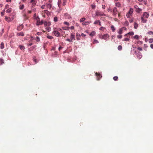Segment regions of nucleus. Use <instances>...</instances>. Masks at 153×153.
Segmentation results:
<instances>
[{"instance_id":"f257e3e1","label":"nucleus","mask_w":153,"mask_h":153,"mask_svg":"<svg viewBox=\"0 0 153 153\" xmlns=\"http://www.w3.org/2000/svg\"><path fill=\"white\" fill-rule=\"evenodd\" d=\"M95 15L97 16H105V14L102 12L99 11H97L95 13Z\"/></svg>"},{"instance_id":"f03ea898","label":"nucleus","mask_w":153,"mask_h":153,"mask_svg":"<svg viewBox=\"0 0 153 153\" xmlns=\"http://www.w3.org/2000/svg\"><path fill=\"white\" fill-rule=\"evenodd\" d=\"M109 37V36L108 34H105L102 36V39L105 40H107V39Z\"/></svg>"},{"instance_id":"7ed1b4c3","label":"nucleus","mask_w":153,"mask_h":153,"mask_svg":"<svg viewBox=\"0 0 153 153\" xmlns=\"http://www.w3.org/2000/svg\"><path fill=\"white\" fill-rule=\"evenodd\" d=\"M54 35L57 37H59L60 36V33L56 30H54L53 31Z\"/></svg>"},{"instance_id":"20e7f679","label":"nucleus","mask_w":153,"mask_h":153,"mask_svg":"<svg viewBox=\"0 0 153 153\" xmlns=\"http://www.w3.org/2000/svg\"><path fill=\"white\" fill-rule=\"evenodd\" d=\"M95 74L97 76V80H99L102 77L101 75L100 74L98 73L97 72H96Z\"/></svg>"},{"instance_id":"39448f33","label":"nucleus","mask_w":153,"mask_h":153,"mask_svg":"<svg viewBox=\"0 0 153 153\" xmlns=\"http://www.w3.org/2000/svg\"><path fill=\"white\" fill-rule=\"evenodd\" d=\"M113 13L114 15H115L117 14V11L116 7H115L114 8L113 10Z\"/></svg>"},{"instance_id":"423d86ee","label":"nucleus","mask_w":153,"mask_h":153,"mask_svg":"<svg viewBox=\"0 0 153 153\" xmlns=\"http://www.w3.org/2000/svg\"><path fill=\"white\" fill-rule=\"evenodd\" d=\"M23 27V25H21L17 28V30H20L22 29Z\"/></svg>"},{"instance_id":"0eeeda50","label":"nucleus","mask_w":153,"mask_h":153,"mask_svg":"<svg viewBox=\"0 0 153 153\" xmlns=\"http://www.w3.org/2000/svg\"><path fill=\"white\" fill-rule=\"evenodd\" d=\"M75 36L74 34L71 33V37H70V39H71L72 40H75Z\"/></svg>"},{"instance_id":"6e6552de","label":"nucleus","mask_w":153,"mask_h":153,"mask_svg":"<svg viewBox=\"0 0 153 153\" xmlns=\"http://www.w3.org/2000/svg\"><path fill=\"white\" fill-rule=\"evenodd\" d=\"M5 20L6 21L8 22H10L11 20L9 17L6 16L5 18Z\"/></svg>"},{"instance_id":"1a4fd4ad","label":"nucleus","mask_w":153,"mask_h":153,"mask_svg":"<svg viewBox=\"0 0 153 153\" xmlns=\"http://www.w3.org/2000/svg\"><path fill=\"white\" fill-rule=\"evenodd\" d=\"M46 6H47L48 8H49V9H51L52 7V5L50 4H46Z\"/></svg>"},{"instance_id":"9d476101","label":"nucleus","mask_w":153,"mask_h":153,"mask_svg":"<svg viewBox=\"0 0 153 153\" xmlns=\"http://www.w3.org/2000/svg\"><path fill=\"white\" fill-rule=\"evenodd\" d=\"M4 48V44L3 42H2L0 44V48L2 49Z\"/></svg>"},{"instance_id":"9b49d317","label":"nucleus","mask_w":153,"mask_h":153,"mask_svg":"<svg viewBox=\"0 0 153 153\" xmlns=\"http://www.w3.org/2000/svg\"><path fill=\"white\" fill-rule=\"evenodd\" d=\"M95 33L96 32L95 31H93L89 34V35L91 36H93L95 34Z\"/></svg>"},{"instance_id":"f8f14e48","label":"nucleus","mask_w":153,"mask_h":153,"mask_svg":"<svg viewBox=\"0 0 153 153\" xmlns=\"http://www.w3.org/2000/svg\"><path fill=\"white\" fill-rule=\"evenodd\" d=\"M17 35L18 36H23L24 35V33L21 32L20 33H18Z\"/></svg>"},{"instance_id":"ddd939ff","label":"nucleus","mask_w":153,"mask_h":153,"mask_svg":"<svg viewBox=\"0 0 153 153\" xmlns=\"http://www.w3.org/2000/svg\"><path fill=\"white\" fill-rule=\"evenodd\" d=\"M44 25L45 26H49L50 25V23L49 22H44Z\"/></svg>"},{"instance_id":"4468645a","label":"nucleus","mask_w":153,"mask_h":153,"mask_svg":"<svg viewBox=\"0 0 153 153\" xmlns=\"http://www.w3.org/2000/svg\"><path fill=\"white\" fill-rule=\"evenodd\" d=\"M19 47L20 49L22 50H24L25 48V47L22 45H20L19 46Z\"/></svg>"},{"instance_id":"2eb2a0df","label":"nucleus","mask_w":153,"mask_h":153,"mask_svg":"<svg viewBox=\"0 0 153 153\" xmlns=\"http://www.w3.org/2000/svg\"><path fill=\"white\" fill-rule=\"evenodd\" d=\"M123 27L122 28H121V29H120V30H119V31H118V33L120 34H122V32H123Z\"/></svg>"},{"instance_id":"dca6fc26","label":"nucleus","mask_w":153,"mask_h":153,"mask_svg":"<svg viewBox=\"0 0 153 153\" xmlns=\"http://www.w3.org/2000/svg\"><path fill=\"white\" fill-rule=\"evenodd\" d=\"M61 0H58V4L59 7H61Z\"/></svg>"},{"instance_id":"f3484780","label":"nucleus","mask_w":153,"mask_h":153,"mask_svg":"<svg viewBox=\"0 0 153 153\" xmlns=\"http://www.w3.org/2000/svg\"><path fill=\"white\" fill-rule=\"evenodd\" d=\"M111 28L112 31L114 32L115 30V28L113 25H111Z\"/></svg>"},{"instance_id":"a211bd4d","label":"nucleus","mask_w":153,"mask_h":153,"mask_svg":"<svg viewBox=\"0 0 153 153\" xmlns=\"http://www.w3.org/2000/svg\"><path fill=\"white\" fill-rule=\"evenodd\" d=\"M4 60L2 59H0V65H2V64L4 63Z\"/></svg>"},{"instance_id":"6ab92c4d","label":"nucleus","mask_w":153,"mask_h":153,"mask_svg":"<svg viewBox=\"0 0 153 153\" xmlns=\"http://www.w3.org/2000/svg\"><path fill=\"white\" fill-rule=\"evenodd\" d=\"M53 20L55 22H57L58 21V18L56 16L54 18Z\"/></svg>"},{"instance_id":"aec40b11","label":"nucleus","mask_w":153,"mask_h":153,"mask_svg":"<svg viewBox=\"0 0 153 153\" xmlns=\"http://www.w3.org/2000/svg\"><path fill=\"white\" fill-rule=\"evenodd\" d=\"M100 20H96V21L94 22V24L97 25L98 24H99V22Z\"/></svg>"},{"instance_id":"412c9836","label":"nucleus","mask_w":153,"mask_h":153,"mask_svg":"<svg viewBox=\"0 0 153 153\" xmlns=\"http://www.w3.org/2000/svg\"><path fill=\"white\" fill-rule=\"evenodd\" d=\"M11 11V8H9L6 10V12L7 13H10Z\"/></svg>"},{"instance_id":"4be33fe9","label":"nucleus","mask_w":153,"mask_h":153,"mask_svg":"<svg viewBox=\"0 0 153 153\" xmlns=\"http://www.w3.org/2000/svg\"><path fill=\"white\" fill-rule=\"evenodd\" d=\"M79 36V37H80V34L77 33L76 35V36H77L76 39L77 40H79L80 39V38L79 37H78V36Z\"/></svg>"},{"instance_id":"5701e85b","label":"nucleus","mask_w":153,"mask_h":153,"mask_svg":"<svg viewBox=\"0 0 153 153\" xmlns=\"http://www.w3.org/2000/svg\"><path fill=\"white\" fill-rule=\"evenodd\" d=\"M24 5L22 4V5H20L19 6V9L21 10H22L24 8Z\"/></svg>"},{"instance_id":"b1692460","label":"nucleus","mask_w":153,"mask_h":153,"mask_svg":"<svg viewBox=\"0 0 153 153\" xmlns=\"http://www.w3.org/2000/svg\"><path fill=\"white\" fill-rule=\"evenodd\" d=\"M85 18H82L80 19V22H84L85 21Z\"/></svg>"},{"instance_id":"393cba45","label":"nucleus","mask_w":153,"mask_h":153,"mask_svg":"<svg viewBox=\"0 0 153 153\" xmlns=\"http://www.w3.org/2000/svg\"><path fill=\"white\" fill-rule=\"evenodd\" d=\"M35 40L36 42H39L40 40L39 37L38 36L36 37Z\"/></svg>"},{"instance_id":"a878e982","label":"nucleus","mask_w":153,"mask_h":153,"mask_svg":"<svg viewBox=\"0 0 153 153\" xmlns=\"http://www.w3.org/2000/svg\"><path fill=\"white\" fill-rule=\"evenodd\" d=\"M113 79L115 81L117 80L118 79V77L117 76H115L113 78Z\"/></svg>"},{"instance_id":"bb28decb","label":"nucleus","mask_w":153,"mask_h":153,"mask_svg":"<svg viewBox=\"0 0 153 153\" xmlns=\"http://www.w3.org/2000/svg\"><path fill=\"white\" fill-rule=\"evenodd\" d=\"M122 47L121 45H119L118 47V49L120 51L122 49Z\"/></svg>"},{"instance_id":"cd10ccee","label":"nucleus","mask_w":153,"mask_h":153,"mask_svg":"<svg viewBox=\"0 0 153 153\" xmlns=\"http://www.w3.org/2000/svg\"><path fill=\"white\" fill-rule=\"evenodd\" d=\"M116 6L119 7L120 6L121 4L119 2H117L116 4Z\"/></svg>"},{"instance_id":"c85d7f7f","label":"nucleus","mask_w":153,"mask_h":153,"mask_svg":"<svg viewBox=\"0 0 153 153\" xmlns=\"http://www.w3.org/2000/svg\"><path fill=\"white\" fill-rule=\"evenodd\" d=\"M93 43L94 44H97L99 43V42L97 40H94Z\"/></svg>"},{"instance_id":"c756f323","label":"nucleus","mask_w":153,"mask_h":153,"mask_svg":"<svg viewBox=\"0 0 153 153\" xmlns=\"http://www.w3.org/2000/svg\"><path fill=\"white\" fill-rule=\"evenodd\" d=\"M91 7L93 9H94L96 7V6L94 4H92L91 5Z\"/></svg>"},{"instance_id":"7c9ffc66","label":"nucleus","mask_w":153,"mask_h":153,"mask_svg":"<svg viewBox=\"0 0 153 153\" xmlns=\"http://www.w3.org/2000/svg\"><path fill=\"white\" fill-rule=\"evenodd\" d=\"M43 12L47 14H48V13H49V11L47 10H44Z\"/></svg>"},{"instance_id":"2f4dec72","label":"nucleus","mask_w":153,"mask_h":153,"mask_svg":"<svg viewBox=\"0 0 153 153\" xmlns=\"http://www.w3.org/2000/svg\"><path fill=\"white\" fill-rule=\"evenodd\" d=\"M64 24L65 25H67L68 26H69V23L68 22H64Z\"/></svg>"},{"instance_id":"473e14b6","label":"nucleus","mask_w":153,"mask_h":153,"mask_svg":"<svg viewBox=\"0 0 153 153\" xmlns=\"http://www.w3.org/2000/svg\"><path fill=\"white\" fill-rule=\"evenodd\" d=\"M36 25H37L39 26L40 25V22L39 20H37V22Z\"/></svg>"},{"instance_id":"72a5a7b5","label":"nucleus","mask_w":153,"mask_h":153,"mask_svg":"<svg viewBox=\"0 0 153 153\" xmlns=\"http://www.w3.org/2000/svg\"><path fill=\"white\" fill-rule=\"evenodd\" d=\"M46 29L48 32H49L51 30V28L49 27H46Z\"/></svg>"},{"instance_id":"f704fd0d","label":"nucleus","mask_w":153,"mask_h":153,"mask_svg":"<svg viewBox=\"0 0 153 153\" xmlns=\"http://www.w3.org/2000/svg\"><path fill=\"white\" fill-rule=\"evenodd\" d=\"M67 1V0H64L63 3V6H64L65 5V3Z\"/></svg>"},{"instance_id":"c9c22d12","label":"nucleus","mask_w":153,"mask_h":153,"mask_svg":"<svg viewBox=\"0 0 153 153\" xmlns=\"http://www.w3.org/2000/svg\"><path fill=\"white\" fill-rule=\"evenodd\" d=\"M117 37L119 39H121L122 37V36L120 34L117 36Z\"/></svg>"},{"instance_id":"e433bc0d","label":"nucleus","mask_w":153,"mask_h":153,"mask_svg":"<svg viewBox=\"0 0 153 153\" xmlns=\"http://www.w3.org/2000/svg\"><path fill=\"white\" fill-rule=\"evenodd\" d=\"M65 40L66 41H68L69 42H72V40L71 39H66Z\"/></svg>"},{"instance_id":"4c0bfd02","label":"nucleus","mask_w":153,"mask_h":153,"mask_svg":"<svg viewBox=\"0 0 153 153\" xmlns=\"http://www.w3.org/2000/svg\"><path fill=\"white\" fill-rule=\"evenodd\" d=\"M47 37L48 38L50 39H52L53 38V37L52 36H48Z\"/></svg>"},{"instance_id":"58836bf2","label":"nucleus","mask_w":153,"mask_h":153,"mask_svg":"<svg viewBox=\"0 0 153 153\" xmlns=\"http://www.w3.org/2000/svg\"><path fill=\"white\" fill-rule=\"evenodd\" d=\"M41 8L42 9H44L45 8V5H42L41 7Z\"/></svg>"},{"instance_id":"ea45409f","label":"nucleus","mask_w":153,"mask_h":153,"mask_svg":"<svg viewBox=\"0 0 153 153\" xmlns=\"http://www.w3.org/2000/svg\"><path fill=\"white\" fill-rule=\"evenodd\" d=\"M33 61L35 62L36 64L37 63V60L36 59L34 58L33 59Z\"/></svg>"},{"instance_id":"a19ab883","label":"nucleus","mask_w":153,"mask_h":153,"mask_svg":"<svg viewBox=\"0 0 153 153\" xmlns=\"http://www.w3.org/2000/svg\"><path fill=\"white\" fill-rule=\"evenodd\" d=\"M40 22V25H42L44 23V22L43 20H42Z\"/></svg>"},{"instance_id":"79ce46f5","label":"nucleus","mask_w":153,"mask_h":153,"mask_svg":"<svg viewBox=\"0 0 153 153\" xmlns=\"http://www.w3.org/2000/svg\"><path fill=\"white\" fill-rule=\"evenodd\" d=\"M81 36L82 37H85L86 35L82 33L81 34Z\"/></svg>"},{"instance_id":"37998d69","label":"nucleus","mask_w":153,"mask_h":153,"mask_svg":"<svg viewBox=\"0 0 153 153\" xmlns=\"http://www.w3.org/2000/svg\"><path fill=\"white\" fill-rule=\"evenodd\" d=\"M42 33L40 32H38L37 33V34L38 35H40Z\"/></svg>"},{"instance_id":"c03bdc74","label":"nucleus","mask_w":153,"mask_h":153,"mask_svg":"<svg viewBox=\"0 0 153 153\" xmlns=\"http://www.w3.org/2000/svg\"><path fill=\"white\" fill-rule=\"evenodd\" d=\"M36 19L37 20H39L40 19V18H39V17L38 16H37V17H36Z\"/></svg>"},{"instance_id":"a18cd8bd","label":"nucleus","mask_w":153,"mask_h":153,"mask_svg":"<svg viewBox=\"0 0 153 153\" xmlns=\"http://www.w3.org/2000/svg\"><path fill=\"white\" fill-rule=\"evenodd\" d=\"M4 12H1V16H3L4 15Z\"/></svg>"},{"instance_id":"49530a36","label":"nucleus","mask_w":153,"mask_h":153,"mask_svg":"<svg viewBox=\"0 0 153 153\" xmlns=\"http://www.w3.org/2000/svg\"><path fill=\"white\" fill-rule=\"evenodd\" d=\"M32 45V43H29V44H28V46H30L31 45Z\"/></svg>"},{"instance_id":"de8ad7c7","label":"nucleus","mask_w":153,"mask_h":153,"mask_svg":"<svg viewBox=\"0 0 153 153\" xmlns=\"http://www.w3.org/2000/svg\"><path fill=\"white\" fill-rule=\"evenodd\" d=\"M105 28L103 27H101L100 29V30H102L103 29H104Z\"/></svg>"},{"instance_id":"09e8293b","label":"nucleus","mask_w":153,"mask_h":153,"mask_svg":"<svg viewBox=\"0 0 153 153\" xmlns=\"http://www.w3.org/2000/svg\"><path fill=\"white\" fill-rule=\"evenodd\" d=\"M71 29L73 30L74 29V26H71Z\"/></svg>"},{"instance_id":"8fccbe9b","label":"nucleus","mask_w":153,"mask_h":153,"mask_svg":"<svg viewBox=\"0 0 153 153\" xmlns=\"http://www.w3.org/2000/svg\"><path fill=\"white\" fill-rule=\"evenodd\" d=\"M102 8L103 9H105V5H102Z\"/></svg>"},{"instance_id":"3c124183","label":"nucleus","mask_w":153,"mask_h":153,"mask_svg":"<svg viewBox=\"0 0 153 153\" xmlns=\"http://www.w3.org/2000/svg\"><path fill=\"white\" fill-rule=\"evenodd\" d=\"M62 48V47H61V46L59 47V50L60 51V50H61Z\"/></svg>"},{"instance_id":"603ef678","label":"nucleus","mask_w":153,"mask_h":153,"mask_svg":"<svg viewBox=\"0 0 153 153\" xmlns=\"http://www.w3.org/2000/svg\"><path fill=\"white\" fill-rule=\"evenodd\" d=\"M9 6L8 5H6V6H5V7L6 8H7L9 7Z\"/></svg>"},{"instance_id":"864d4df0","label":"nucleus","mask_w":153,"mask_h":153,"mask_svg":"<svg viewBox=\"0 0 153 153\" xmlns=\"http://www.w3.org/2000/svg\"><path fill=\"white\" fill-rule=\"evenodd\" d=\"M57 30L58 31H60L61 30V28H58Z\"/></svg>"},{"instance_id":"5fc2aeb1","label":"nucleus","mask_w":153,"mask_h":153,"mask_svg":"<svg viewBox=\"0 0 153 153\" xmlns=\"http://www.w3.org/2000/svg\"><path fill=\"white\" fill-rule=\"evenodd\" d=\"M31 12H32V11L31 10L28 11V13L30 14L31 13Z\"/></svg>"},{"instance_id":"6e6d98bb","label":"nucleus","mask_w":153,"mask_h":153,"mask_svg":"<svg viewBox=\"0 0 153 153\" xmlns=\"http://www.w3.org/2000/svg\"><path fill=\"white\" fill-rule=\"evenodd\" d=\"M98 24L100 26H101V22L100 21H99V22Z\"/></svg>"},{"instance_id":"4d7b16f0","label":"nucleus","mask_w":153,"mask_h":153,"mask_svg":"<svg viewBox=\"0 0 153 153\" xmlns=\"http://www.w3.org/2000/svg\"><path fill=\"white\" fill-rule=\"evenodd\" d=\"M86 24H87V25L89 23H90V22H86Z\"/></svg>"},{"instance_id":"13d9d810","label":"nucleus","mask_w":153,"mask_h":153,"mask_svg":"<svg viewBox=\"0 0 153 153\" xmlns=\"http://www.w3.org/2000/svg\"><path fill=\"white\" fill-rule=\"evenodd\" d=\"M6 1L7 2H10L11 1V0H7Z\"/></svg>"},{"instance_id":"bf43d9fd","label":"nucleus","mask_w":153,"mask_h":153,"mask_svg":"<svg viewBox=\"0 0 153 153\" xmlns=\"http://www.w3.org/2000/svg\"><path fill=\"white\" fill-rule=\"evenodd\" d=\"M34 0H31V1L30 2V3H32L34 1Z\"/></svg>"},{"instance_id":"052dcab7","label":"nucleus","mask_w":153,"mask_h":153,"mask_svg":"<svg viewBox=\"0 0 153 153\" xmlns=\"http://www.w3.org/2000/svg\"><path fill=\"white\" fill-rule=\"evenodd\" d=\"M82 25H87V24H85L84 23H82Z\"/></svg>"},{"instance_id":"680f3d73","label":"nucleus","mask_w":153,"mask_h":153,"mask_svg":"<svg viewBox=\"0 0 153 153\" xmlns=\"http://www.w3.org/2000/svg\"><path fill=\"white\" fill-rule=\"evenodd\" d=\"M64 15L65 16H67V15H68V14L67 13H65Z\"/></svg>"},{"instance_id":"e2e57ef3","label":"nucleus","mask_w":153,"mask_h":153,"mask_svg":"<svg viewBox=\"0 0 153 153\" xmlns=\"http://www.w3.org/2000/svg\"><path fill=\"white\" fill-rule=\"evenodd\" d=\"M23 2H25L26 0H22Z\"/></svg>"},{"instance_id":"0e129e2a","label":"nucleus","mask_w":153,"mask_h":153,"mask_svg":"<svg viewBox=\"0 0 153 153\" xmlns=\"http://www.w3.org/2000/svg\"><path fill=\"white\" fill-rule=\"evenodd\" d=\"M118 15L119 16H120V13H119V14H118Z\"/></svg>"},{"instance_id":"69168bd1","label":"nucleus","mask_w":153,"mask_h":153,"mask_svg":"<svg viewBox=\"0 0 153 153\" xmlns=\"http://www.w3.org/2000/svg\"><path fill=\"white\" fill-rule=\"evenodd\" d=\"M96 1H98V0H96Z\"/></svg>"},{"instance_id":"338daca9","label":"nucleus","mask_w":153,"mask_h":153,"mask_svg":"<svg viewBox=\"0 0 153 153\" xmlns=\"http://www.w3.org/2000/svg\"><path fill=\"white\" fill-rule=\"evenodd\" d=\"M115 1H118V0H114Z\"/></svg>"},{"instance_id":"774afa93","label":"nucleus","mask_w":153,"mask_h":153,"mask_svg":"<svg viewBox=\"0 0 153 153\" xmlns=\"http://www.w3.org/2000/svg\"><path fill=\"white\" fill-rule=\"evenodd\" d=\"M36 15V14H34V16H35Z\"/></svg>"}]
</instances>
